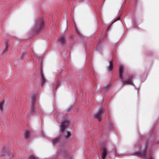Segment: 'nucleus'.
Returning <instances> with one entry per match:
<instances>
[{"label": "nucleus", "mask_w": 159, "mask_h": 159, "mask_svg": "<svg viewBox=\"0 0 159 159\" xmlns=\"http://www.w3.org/2000/svg\"><path fill=\"white\" fill-rule=\"evenodd\" d=\"M44 21L42 18H39L35 20L33 30L35 32H38L43 28Z\"/></svg>", "instance_id": "f257e3e1"}, {"label": "nucleus", "mask_w": 159, "mask_h": 159, "mask_svg": "<svg viewBox=\"0 0 159 159\" xmlns=\"http://www.w3.org/2000/svg\"><path fill=\"white\" fill-rule=\"evenodd\" d=\"M70 123V121L67 119L64 120L62 121L61 124V126H60L61 127V131L62 133V135L63 134V133L64 131V129L66 128L67 126Z\"/></svg>", "instance_id": "f03ea898"}, {"label": "nucleus", "mask_w": 159, "mask_h": 159, "mask_svg": "<svg viewBox=\"0 0 159 159\" xmlns=\"http://www.w3.org/2000/svg\"><path fill=\"white\" fill-rule=\"evenodd\" d=\"M104 112V111L103 109L102 108L94 115V117L98 120L99 121H100L101 120L102 114Z\"/></svg>", "instance_id": "7ed1b4c3"}, {"label": "nucleus", "mask_w": 159, "mask_h": 159, "mask_svg": "<svg viewBox=\"0 0 159 159\" xmlns=\"http://www.w3.org/2000/svg\"><path fill=\"white\" fill-rule=\"evenodd\" d=\"M124 70V67L123 65H121L119 67V76L121 80L124 79L123 77V72Z\"/></svg>", "instance_id": "20e7f679"}, {"label": "nucleus", "mask_w": 159, "mask_h": 159, "mask_svg": "<svg viewBox=\"0 0 159 159\" xmlns=\"http://www.w3.org/2000/svg\"><path fill=\"white\" fill-rule=\"evenodd\" d=\"M133 78L132 76L129 77L128 78V79L126 80L125 81H121L122 83V85H132L133 84L132 80Z\"/></svg>", "instance_id": "39448f33"}, {"label": "nucleus", "mask_w": 159, "mask_h": 159, "mask_svg": "<svg viewBox=\"0 0 159 159\" xmlns=\"http://www.w3.org/2000/svg\"><path fill=\"white\" fill-rule=\"evenodd\" d=\"M147 149H145L144 152H138L135 153V155H138L141 156L145 159L146 158L147 155Z\"/></svg>", "instance_id": "423d86ee"}, {"label": "nucleus", "mask_w": 159, "mask_h": 159, "mask_svg": "<svg viewBox=\"0 0 159 159\" xmlns=\"http://www.w3.org/2000/svg\"><path fill=\"white\" fill-rule=\"evenodd\" d=\"M58 40L60 43L61 45L65 44L66 42L65 36H61L59 39H58Z\"/></svg>", "instance_id": "0eeeda50"}, {"label": "nucleus", "mask_w": 159, "mask_h": 159, "mask_svg": "<svg viewBox=\"0 0 159 159\" xmlns=\"http://www.w3.org/2000/svg\"><path fill=\"white\" fill-rule=\"evenodd\" d=\"M102 159H105L107 155V150L105 148H102V151L101 153Z\"/></svg>", "instance_id": "6e6552de"}, {"label": "nucleus", "mask_w": 159, "mask_h": 159, "mask_svg": "<svg viewBox=\"0 0 159 159\" xmlns=\"http://www.w3.org/2000/svg\"><path fill=\"white\" fill-rule=\"evenodd\" d=\"M36 112V111L34 108V105H32L30 111L28 112V115H31Z\"/></svg>", "instance_id": "1a4fd4ad"}, {"label": "nucleus", "mask_w": 159, "mask_h": 159, "mask_svg": "<svg viewBox=\"0 0 159 159\" xmlns=\"http://www.w3.org/2000/svg\"><path fill=\"white\" fill-rule=\"evenodd\" d=\"M36 98V95L35 94H32L31 95V102L32 105H34L35 103V101Z\"/></svg>", "instance_id": "9d476101"}, {"label": "nucleus", "mask_w": 159, "mask_h": 159, "mask_svg": "<svg viewBox=\"0 0 159 159\" xmlns=\"http://www.w3.org/2000/svg\"><path fill=\"white\" fill-rule=\"evenodd\" d=\"M41 75L43 80L42 82L41 85L42 86H43L44 84L46 83V80L42 72H41Z\"/></svg>", "instance_id": "9b49d317"}, {"label": "nucleus", "mask_w": 159, "mask_h": 159, "mask_svg": "<svg viewBox=\"0 0 159 159\" xmlns=\"http://www.w3.org/2000/svg\"><path fill=\"white\" fill-rule=\"evenodd\" d=\"M109 65L108 67V70L109 71L112 70L113 68V61L112 60H111L109 62Z\"/></svg>", "instance_id": "f8f14e48"}, {"label": "nucleus", "mask_w": 159, "mask_h": 159, "mask_svg": "<svg viewBox=\"0 0 159 159\" xmlns=\"http://www.w3.org/2000/svg\"><path fill=\"white\" fill-rule=\"evenodd\" d=\"M61 139V138L59 137L56 138L53 140V143L54 144H56L59 143Z\"/></svg>", "instance_id": "ddd939ff"}, {"label": "nucleus", "mask_w": 159, "mask_h": 159, "mask_svg": "<svg viewBox=\"0 0 159 159\" xmlns=\"http://www.w3.org/2000/svg\"><path fill=\"white\" fill-rule=\"evenodd\" d=\"M9 46V44L8 43H6L5 48L4 50H3V51L2 52V54H3L5 53V52L8 51V49Z\"/></svg>", "instance_id": "4468645a"}, {"label": "nucleus", "mask_w": 159, "mask_h": 159, "mask_svg": "<svg viewBox=\"0 0 159 159\" xmlns=\"http://www.w3.org/2000/svg\"><path fill=\"white\" fill-rule=\"evenodd\" d=\"M25 136L26 139H28L29 138L30 136V132L29 130H27L25 132Z\"/></svg>", "instance_id": "2eb2a0df"}, {"label": "nucleus", "mask_w": 159, "mask_h": 159, "mask_svg": "<svg viewBox=\"0 0 159 159\" xmlns=\"http://www.w3.org/2000/svg\"><path fill=\"white\" fill-rule=\"evenodd\" d=\"M66 135L65 136V138L66 139H68L70 138L71 136V133L68 131H66Z\"/></svg>", "instance_id": "dca6fc26"}, {"label": "nucleus", "mask_w": 159, "mask_h": 159, "mask_svg": "<svg viewBox=\"0 0 159 159\" xmlns=\"http://www.w3.org/2000/svg\"><path fill=\"white\" fill-rule=\"evenodd\" d=\"M4 107V102H2L0 103V110L2 111Z\"/></svg>", "instance_id": "f3484780"}, {"label": "nucleus", "mask_w": 159, "mask_h": 159, "mask_svg": "<svg viewBox=\"0 0 159 159\" xmlns=\"http://www.w3.org/2000/svg\"><path fill=\"white\" fill-rule=\"evenodd\" d=\"M110 86V84H107L104 86L103 87V89L105 90H107L109 88Z\"/></svg>", "instance_id": "a211bd4d"}, {"label": "nucleus", "mask_w": 159, "mask_h": 159, "mask_svg": "<svg viewBox=\"0 0 159 159\" xmlns=\"http://www.w3.org/2000/svg\"><path fill=\"white\" fill-rule=\"evenodd\" d=\"M28 159H37V158L34 156L31 155L28 157Z\"/></svg>", "instance_id": "6ab92c4d"}, {"label": "nucleus", "mask_w": 159, "mask_h": 159, "mask_svg": "<svg viewBox=\"0 0 159 159\" xmlns=\"http://www.w3.org/2000/svg\"><path fill=\"white\" fill-rule=\"evenodd\" d=\"M5 151V150H2L1 151V154L2 155H4L5 154L4 153V151Z\"/></svg>", "instance_id": "aec40b11"}, {"label": "nucleus", "mask_w": 159, "mask_h": 159, "mask_svg": "<svg viewBox=\"0 0 159 159\" xmlns=\"http://www.w3.org/2000/svg\"><path fill=\"white\" fill-rule=\"evenodd\" d=\"M120 16H119L118 17L117 19L115 20L114 21H113V23L115 22H116V21L118 20H119L120 19Z\"/></svg>", "instance_id": "412c9836"}, {"label": "nucleus", "mask_w": 159, "mask_h": 159, "mask_svg": "<svg viewBox=\"0 0 159 159\" xmlns=\"http://www.w3.org/2000/svg\"><path fill=\"white\" fill-rule=\"evenodd\" d=\"M148 159H154L152 157H151Z\"/></svg>", "instance_id": "4be33fe9"}, {"label": "nucleus", "mask_w": 159, "mask_h": 159, "mask_svg": "<svg viewBox=\"0 0 159 159\" xmlns=\"http://www.w3.org/2000/svg\"><path fill=\"white\" fill-rule=\"evenodd\" d=\"M112 127V125H110V126H109V128H111Z\"/></svg>", "instance_id": "5701e85b"}, {"label": "nucleus", "mask_w": 159, "mask_h": 159, "mask_svg": "<svg viewBox=\"0 0 159 159\" xmlns=\"http://www.w3.org/2000/svg\"><path fill=\"white\" fill-rule=\"evenodd\" d=\"M77 33H78V34H80V33H79L78 32H77Z\"/></svg>", "instance_id": "b1692460"}]
</instances>
